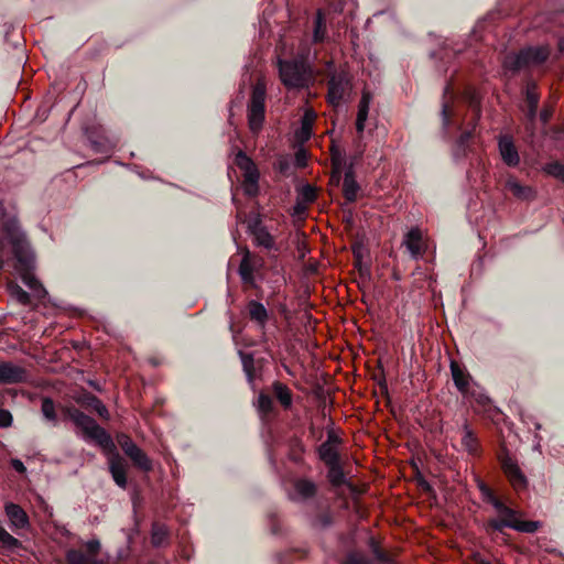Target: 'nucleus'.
Listing matches in <instances>:
<instances>
[{
	"label": "nucleus",
	"instance_id": "nucleus-1",
	"mask_svg": "<svg viewBox=\"0 0 564 564\" xmlns=\"http://www.w3.org/2000/svg\"><path fill=\"white\" fill-rule=\"evenodd\" d=\"M62 413L82 431L84 438L95 441L105 451L115 452L116 446L110 434L91 416L74 405L63 406Z\"/></svg>",
	"mask_w": 564,
	"mask_h": 564
},
{
	"label": "nucleus",
	"instance_id": "nucleus-2",
	"mask_svg": "<svg viewBox=\"0 0 564 564\" xmlns=\"http://www.w3.org/2000/svg\"><path fill=\"white\" fill-rule=\"evenodd\" d=\"M276 66L280 80L288 89L306 88L313 80L312 68L304 58L284 59L278 57Z\"/></svg>",
	"mask_w": 564,
	"mask_h": 564
},
{
	"label": "nucleus",
	"instance_id": "nucleus-3",
	"mask_svg": "<svg viewBox=\"0 0 564 564\" xmlns=\"http://www.w3.org/2000/svg\"><path fill=\"white\" fill-rule=\"evenodd\" d=\"M14 257L17 260L14 270L20 275L22 282L31 290L35 299H44L47 295V291L33 273V256L24 252L21 247H15Z\"/></svg>",
	"mask_w": 564,
	"mask_h": 564
},
{
	"label": "nucleus",
	"instance_id": "nucleus-4",
	"mask_svg": "<svg viewBox=\"0 0 564 564\" xmlns=\"http://www.w3.org/2000/svg\"><path fill=\"white\" fill-rule=\"evenodd\" d=\"M549 57V50L544 46L525 47L518 53H509L505 56L502 66L512 73L520 72L530 66L540 65Z\"/></svg>",
	"mask_w": 564,
	"mask_h": 564
},
{
	"label": "nucleus",
	"instance_id": "nucleus-5",
	"mask_svg": "<svg viewBox=\"0 0 564 564\" xmlns=\"http://www.w3.org/2000/svg\"><path fill=\"white\" fill-rule=\"evenodd\" d=\"M267 86L263 80H258L252 86L250 100L247 107L248 126L252 133L257 134L263 127L265 119Z\"/></svg>",
	"mask_w": 564,
	"mask_h": 564
},
{
	"label": "nucleus",
	"instance_id": "nucleus-6",
	"mask_svg": "<svg viewBox=\"0 0 564 564\" xmlns=\"http://www.w3.org/2000/svg\"><path fill=\"white\" fill-rule=\"evenodd\" d=\"M235 163L243 173L242 189L245 195L256 197L259 194L260 178L256 163L242 150L237 152Z\"/></svg>",
	"mask_w": 564,
	"mask_h": 564
},
{
	"label": "nucleus",
	"instance_id": "nucleus-7",
	"mask_svg": "<svg viewBox=\"0 0 564 564\" xmlns=\"http://www.w3.org/2000/svg\"><path fill=\"white\" fill-rule=\"evenodd\" d=\"M327 86V100L334 107L339 106L351 91L350 78L346 72L334 73Z\"/></svg>",
	"mask_w": 564,
	"mask_h": 564
},
{
	"label": "nucleus",
	"instance_id": "nucleus-8",
	"mask_svg": "<svg viewBox=\"0 0 564 564\" xmlns=\"http://www.w3.org/2000/svg\"><path fill=\"white\" fill-rule=\"evenodd\" d=\"M499 462L513 489L517 491L525 489L528 486V479L520 469L517 460L509 455L508 451L503 449L499 455Z\"/></svg>",
	"mask_w": 564,
	"mask_h": 564
},
{
	"label": "nucleus",
	"instance_id": "nucleus-9",
	"mask_svg": "<svg viewBox=\"0 0 564 564\" xmlns=\"http://www.w3.org/2000/svg\"><path fill=\"white\" fill-rule=\"evenodd\" d=\"M248 230L253 236L254 243L267 250L275 249L274 237L269 232L259 215L251 218L248 223Z\"/></svg>",
	"mask_w": 564,
	"mask_h": 564
},
{
	"label": "nucleus",
	"instance_id": "nucleus-10",
	"mask_svg": "<svg viewBox=\"0 0 564 564\" xmlns=\"http://www.w3.org/2000/svg\"><path fill=\"white\" fill-rule=\"evenodd\" d=\"M29 378L28 370L11 361H0V383L15 384L26 382Z\"/></svg>",
	"mask_w": 564,
	"mask_h": 564
},
{
	"label": "nucleus",
	"instance_id": "nucleus-11",
	"mask_svg": "<svg viewBox=\"0 0 564 564\" xmlns=\"http://www.w3.org/2000/svg\"><path fill=\"white\" fill-rule=\"evenodd\" d=\"M495 509L498 512L500 519H503V521L508 522V520H509L511 523H513L516 525L531 524L532 529H529V530H517L518 532L534 533L541 527V522L540 521L520 520L518 518V511H516L514 509L506 506L502 501L501 502H495Z\"/></svg>",
	"mask_w": 564,
	"mask_h": 564
},
{
	"label": "nucleus",
	"instance_id": "nucleus-12",
	"mask_svg": "<svg viewBox=\"0 0 564 564\" xmlns=\"http://www.w3.org/2000/svg\"><path fill=\"white\" fill-rule=\"evenodd\" d=\"M4 512L9 520L10 528L15 530H24L30 527V519L28 513L21 506L14 502H7L4 505Z\"/></svg>",
	"mask_w": 564,
	"mask_h": 564
},
{
	"label": "nucleus",
	"instance_id": "nucleus-13",
	"mask_svg": "<svg viewBox=\"0 0 564 564\" xmlns=\"http://www.w3.org/2000/svg\"><path fill=\"white\" fill-rule=\"evenodd\" d=\"M402 245L405 246L411 257L415 260L425 252L423 235L419 227L411 228L403 238Z\"/></svg>",
	"mask_w": 564,
	"mask_h": 564
},
{
	"label": "nucleus",
	"instance_id": "nucleus-14",
	"mask_svg": "<svg viewBox=\"0 0 564 564\" xmlns=\"http://www.w3.org/2000/svg\"><path fill=\"white\" fill-rule=\"evenodd\" d=\"M109 471L116 485L122 489L127 488V465L119 453L115 452L108 458Z\"/></svg>",
	"mask_w": 564,
	"mask_h": 564
},
{
	"label": "nucleus",
	"instance_id": "nucleus-15",
	"mask_svg": "<svg viewBox=\"0 0 564 564\" xmlns=\"http://www.w3.org/2000/svg\"><path fill=\"white\" fill-rule=\"evenodd\" d=\"M339 438L333 433H328L327 440L322 443L318 447V456L326 466L339 463V454L336 448V444Z\"/></svg>",
	"mask_w": 564,
	"mask_h": 564
},
{
	"label": "nucleus",
	"instance_id": "nucleus-16",
	"mask_svg": "<svg viewBox=\"0 0 564 564\" xmlns=\"http://www.w3.org/2000/svg\"><path fill=\"white\" fill-rule=\"evenodd\" d=\"M462 447L471 456H479L481 453V446L477 434L473 431L468 421L465 420L462 425Z\"/></svg>",
	"mask_w": 564,
	"mask_h": 564
},
{
	"label": "nucleus",
	"instance_id": "nucleus-17",
	"mask_svg": "<svg viewBox=\"0 0 564 564\" xmlns=\"http://www.w3.org/2000/svg\"><path fill=\"white\" fill-rule=\"evenodd\" d=\"M451 372L454 384L463 397L467 399L473 397L474 394L469 391V373L454 360L451 361Z\"/></svg>",
	"mask_w": 564,
	"mask_h": 564
},
{
	"label": "nucleus",
	"instance_id": "nucleus-18",
	"mask_svg": "<svg viewBox=\"0 0 564 564\" xmlns=\"http://www.w3.org/2000/svg\"><path fill=\"white\" fill-rule=\"evenodd\" d=\"M499 152L502 161L511 167L518 166L520 163V156L518 150L513 143V140L509 135H503L499 139Z\"/></svg>",
	"mask_w": 564,
	"mask_h": 564
},
{
	"label": "nucleus",
	"instance_id": "nucleus-19",
	"mask_svg": "<svg viewBox=\"0 0 564 564\" xmlns=\"http://www.w3.org/2000/svg\"><path fill=\"white\" fill-rule=\"evenodd\" d=\"M247 311L250 321L256 323L261 330H264L269 321V312L265 306L257 300H250L247 303Z\"/></svg>",
	"mask_w": 564,
	"mask_h": 564
},
{
	"label": "nucleus",
	"instance_id": "nucleus-20",
	"mask_svg": "<svg viewBox=\"0 0 564 564\" xmlns=\"http://www.w3.org/2000/svg\"><path fill=\"white\" fill-rule=\"evenodd\" d=\"M317 492V487L314 481L305 478L295 480L293 500L305 501L313 498Z\"/></svg>",
	"mask_w": 564,
	"mask_h": 564
},
{
	"label": "nucleus",
	"instance_id": "nucleus-21",
	"mask_svg": "<svg viewBox=\"0 0 564 564\" xmlns=\"http://www.w3.org/2000/svg\"><path fill=\"white\" fill-rule=\"evenodd\" d=\"M525 100L528 104V109H527L525 116H527V119L531 123H533L536 118L538 105H539V100H540V95L538 93L536 84L533 82L527 84Z\"/></svg>",
	"mask_w": 564,
	"mask_h": 564
},
{
	"label": "nucleus",
	"instance_id": "nucleus-22",
	"mask_svg": "<svg viewBox=\"0 0 564 564\" xmlns=\"http://www.w3.org/2000/svg\"><path fill=\"white\" fill-rule=\"evenodd\" d=\"M316 115L313 110H306L301 119V127L295 131V138L299 142L304 143L310 140L313 133V124Z\"/></svg>",
	"mask_w": 564,
	"mask_h": 564
},
{
	"label": "nucleus",
	"instance_id": "nucleus-23",
	"mask_svg": "<svg viewBox=\"0 0 564 564\" xmlns=\"http://www.w3.org/2000/svg\"><path fill=\"white\" fill-rule=\"evenodd\" d=\"M370 102L371 94L369 91H362L361 98L358 104V111L356 118V130L358 133H362L365 130V123L368 119Z\"/></svg>",
	"mask_w": 564,
	"mask_h": 564
},
{
	"label": "nucleus",
	"instance_id": "nucleus-24",
	"mask_svg": "<svg viewBox=\"0 0 564 564\" xmlns=\"http://www.w3.org/2000/svg\"><path fill=\"white\" fill-rule=\"evenodd\" d=\"M506 187L514 197L522 200H531L535 196L532 187L520 184L514 177H509L507 180Z\"/></svg>",
	"mask_w": 564,
	"mask_h": 564
},
{
	"label": "nucleus",
	"instance_id": "nucleus-25",
	"mask_svg": "<svg viewBox=\"0 0 564 564\" xmlns=\"http://www.w3.org/2000/svg\"><path fill=\"white\" fill-rule=\"evenodd\" d=\"M360 187L355 180V175L352 170H348L345 173L344 182H343V194L345 199L348 203H355L357 199V194Z\"/></svg>",
	"mask_w": 564,
	"mask_h": 564
},
{
	"label": "nucleus",
	"instance_id": "nucleus-26",
	"mask_svg": "<svg viewBox=\"0 0 564 564\" xmlns=\"http://www.w3.org/2000/svg\"><path fill=\"white\" fill-rule=\"evenodd\" d=\"M272 390L276 398V400L280 402V404L285 409H290L292 406L293 402V395L290 388L281 382V381H274L272 383Z\"/></svg>",
	"mask_w": 564,
	"mask_h": 564
},
{
	"label": "nucleus",
	"instance_id": "nucleus-27",
	"mask_svg": "<svg viewBox=\"0 0 564 564\" xmlns=\"http://www.w3.org/2000/svg\"><path fill=\"white\" fill-rule=\"evenodd\" d=\"M326 17L322 9H318L314 19L313 42L322 43L326 39Z\"/></svg>",
	"mask_w": 564,
	"mask_h": 564
},
{
	"label": "nucleus",
	"instance_id": "nucleus-28",
	"mask_svg": "<svg viewBox=\"0 0 564 564\" xmlns=\"http://www.w3.org/2000/svg\"><path fill=\"white\" fill-rule=\"evenodd\" d=\"M505 528H510V529H513V530H529V529H532L531 524L516 525V524L511 523L509 520H508V522L503 521V519H500V517L489 519L486 522V524H485V529H486L487 532H490V531L502 532Z\"/></svg>",
	"mask_w": 564,
	"mask_h": 564
},
{
	"label": "nucleus",
	"instance_id": "nucleus-29",
	"mask_svg": "<svg viewBox=\"0 0 564 564\" xmlns=\"http://www.w3.org/2000/svg\"><path fill=\"white\" fill-rule=\"evenodd\" d=\"M128 457L132 460L133 465L142 471L148 473L153 468L152 460L139 446L129 453Z\"/></svg>",
	"mask_w": 564,
	"mask_h": 564
},
{
	"label": "nucleus",
	"instance_id": "nucleus-30",
	"mask_svg": "<svg viewBox=\"0 0 564 564\" xmlns=\"http://www.w3.org/2000/svg\"><path fill=\"white\" fill-rule=\"evenodd\" d=\"M7 291L9 295L21 305H29L31 303V295L25 292L17 282L8 281Z\"/></svg>",
	"mask_w": 564,
	"mask_h": 564
},
{
	"label": "nucleus",
	"instance_id": "nucleus-31",
	"mask_svg": "<svg viewBox=\"0 0 564 564\" xmlns=\"http://www.w3.org/2000/svg\"><path fill=\"white\" fill-rule=\"evenodd\" d=\"M41 412L43 417L50 422L53 426L58 423L56 406L54 401L50 397H44L41 402Z\"/></svg>",
	"mask_w": 564,
	"mask_h": 564
},
{
	"label": "nucleus",
	"instance_id": "nucleus-32",
	"mask_svg": "<svg viewBox=\"0 0 564 564\" xmlns=\"http://www.w3.org/2000/svg\"><path fill=\"white\" fill-rule=\"evenodd\" d=\"M327 478L332 486L339 487L345 484V474L343 467L340 466V462L337 464H333L327 466Z\"/></svg>",
	"mask_w": 564,
	"mask_h": 564
},
{
	"label": "nucleus",
	"instance_id": "nucleus-33",
	"mask_svg": "<svg viewBox=\"0 0 564 564\" xmlns=\"http://www.w3.org/2000/svg\"><path fill=\"white\" fill-rule=\"evenodd\" d=\"M67 564H96L91 555H87L79 550H68L66 553Z\"/></svg>",
	"mask_w": 564,
	"mask_h": 564
},
{
	"label": "nucleus",
	"instance_id": "nucleus-34",
	"mask_svg": "<svg viewBox=\"0 0 564 564\" xmlns=\"http://www.w3.org/2000/svg\"><path fill=\"white\" fill-rule=\"evenodd\" d=\"M22 543L12 534H10L1 524H0V547L13 551L15 549L21 547Z\"/></svg>",
	"mask_w": 564,
	"mask_h": 564
},
{
	"label": "nucleus",
	"instance_id": "nucleus-35",
	"mask_svg": "<svg viewBox=\"0 0 564 564\" xmlns=\"http://www.w3.org/2000/svg\"><path fill=\"white\" fill-rule=\"evenodd\" d=\"M239 275L245 283H253V267L249 260V253H247L239 264Z\"/></svg>",
	"mask_w": 564,
	"mask_h": 564
},
{
	"label": "nucleus",
	"instance_id": "nucleus-36",
	"mask_svg": "<svg viewBox=\"0 0 564 564\" xmlns=\"http://www.w3.org/2000/svg\"><path fill=\"white\" fill-rule=\"evenodd\" d=\"M296 198L307 205L314 203L317 198V191L316 187H314L311 184H305L297 188V196Z\"/></svg>",
	"mask_w": 564,
	"mask_h": 564
},
{
	"label": "nucleus",
	"instance_id": "nucleus-37",
	"mask_svg": "<svg viewBox=\"0 0 564 564\" xmlns=\"http://www.w3.org/2000/svg\"><path fill=\"white\" fill-rule=\"evenodd\" d=\"M257 409L262 417L273 412V400L267 393L260 392L257 400Z\"/></svg>",
	"mask_w": 564,
	"mask_h": 564
},
{
	"label": "nucleus",
	"instance_id": "nucleus-38",
	"mask_svg": "<svg viewBox=\"0 0 564 564\" xmlns=\"http://www.w3.org/2000/svg\"><path fill=\"white\" fill-rule=\"evenodd\" d=\"M243 371L249 382H252L254 377V358L252 354L239 351Z\"/></svg>",
	"mask_w": 564,
	"mask_h": 564
},
{
	"label": "nucleus",
	"instance_id": "nucleus-39",
	"mask_svg": "<svg viewBox=\"0 0 564 564\" xmlns=\"http://www.w3.org/2000/svg\"><path fill=\"white\" fill-rule=\"evenodd\" d=\"M0 230L8 236H15L19 231V224L14 217L0 216Z\"/></svg>",
	"mask_w": 564,
	"mask_h": 564
},
{
	"label": "nucleus",
	"instance_id": "nucleus-40",
	"mask_svg": "<svg viewBox=\"0 0 564 564\" xmlns=\"http://www.w3.org/2000/svg\"><path fill=\"white\" fill-rule=\"evenodd\" d=\"M167 539V530L164 525L153 524L151 531V543L159 547L166 542Z\"/></svg>",
	"mask_w": 564,
	"mask_h": 564
},
{
	"label": "nucleus",
	"instance_id": "nucleus-41",
	"mask_svg": "<svg viewBox=\"0 0 564 564\" xmlns=\"http://www.w3.org/2000/svg\"><path fill=\"white\" fill-rule=\"evenodd\" d=\"M88 405L95 410L97 412V414L105 419V420H108L109 419V411L107 409V406L96 397V395H90L88 398Z\"/></svg>",
	"mask_w": 564,
	"mask_h": 564
},
{
	"label": "nucleus",
	"instance_id": "nucleus-42",
	"mask_svg": "<svg viewBox=\"0 0 564 564\" xmlns=\"http://www.w3.org/2000/svg\"><path fill=\"white\" fill-rule=\"evenodd\" d=\"M544 171L555 177V178H558L561 180L562 182H564V164L555 161V162H551V163H547L545 166H544Z\"/></svg>",
	"mask_w": 564,
	"mask_h": 564
},
{
	"label": "nucleus",
	"instance_id": "nucleus-43",
	"mask_svg": "<svg viewBox=\"0 0 564 564\" xmlns=\"http://www.w3.org/2000/svg\"><path fill=\"white\" fill-rule=\"evenodd\" d=\"M117 442L127 456L138 447L131 437L124 433L117 435Z\"/></svg>",
	"mask_w": 564,
	"mask_h": 564
},
{
	"label": "nucleus",
	"instance_id": "nucleus-44",
	"mask_svg": "<svg viewBox=\"0 0 564 564\" xmlns=\"http://www.w3.org/2000/svg\"><path fill=\"white\" fill-rule=\"evenodd\" d=\"M471 138V131H465L460 134L458 140L456 141V148L454 151V155L456 158L464 156L465 155V148Z\"/></svg>",
	"mask_w": 564,
	"mask_h": 564
},
{
	"label": "nucleus",
	"instance_id": "nucleus-45",
	"mask_svg": "<svg viewBox=\"0 0 564 564\" xmlns=\"http://www.w3.org/2000/svg\"><path fill=\"white\" fill-rule=\"evenodd\" d=\"M274 169L283 175H289L291 170V160L288 156L278 158L274 163Z\"/></svg>",
	"mask_w": 564,
	"mask_h": 564
},
{
	"label": "nucleus",
	"instance_id": "nucleus-46",
	"mask_svg": "<svg viewBox=\"0 0 564 564\" xmlns=\"http://www.w3.org/2000/svg\"><path fill=\"white\" fill-rule=\"evenodd\" d=\"M345 564H370V561L362 553L350 552L346 557Z\"/></svg>",
	"mask_w": 564,
	"mask_h": 564
},
{
	"label": "nucleus",
	"instance_id": "nucleus-47",
	"mask_svg": "<svg viewBox=\"0 0 564 564\" xmlns=\"http://www.w3.org/2000/svg\"><path fill=\"white\" fill-rule=\"evenodd\" d=\"M480 492L488 503H490L495 508V502H501L492 492V490L486 486L485 484L479 485Z\"/></svg>",
	"mask_w": 564,
	"mask_h": 564
},
{
	"label": "nucleus",
	"instance_id": "nucleus-48",
	"mask_svg": "<svg viewBox=\"0 0 564 564\" xmlns=\"http://www.w3.org/2000/svg\"><path fill=\"white\" fill-rule=\"evenodd\" d=\"M294 164L296 167H305L307 165V151L304 148L296 150L294 155Z\"/></svg>",
	"mask_w": 564,
	"mask_h": 564
},
{
	"label": "nucleus",
	"instance_id": "nucleus-49",
	"mask_svg": "<svg viewBox=\"0 0 564 564\" xmlns=\"http://www.w3.org/2000/svg\"><path fill=\"white\" fill-rule=\"evenodd\" d=\"M13 417L9 410L0 409V427H9L12 425Z\"/></svg>",
	"mask_w": 564,
	"mask_h": 564
},
{
	"label": "nucleus",
	"instance_id": "nucleus-50",
	"mask_svg": "<svg viewBox=\"0 0 564 564\" xmlns=\"http://www.w3.org/2000/svg\"><path fill=\"white\" fill-rule=\"evenodd\" d=\"M86 549L88 551V555H91L95 558V555L100 550V543L98 540H90L86 543Z\"/></svg>",
	"mask_w": 564,
	"mask_h": 564
},
{
	"label": "nucleus",
	"instance_id": "nucleus-51",
	"mask_svg": "<svg viewBox=\"0 0 564 564\" xmlns=\"http://www.w3.org/2000/svg\"><path fill=\"white\" fill-rule=\"evenodd\" d=\"M307 206H308L307 204H305V203H303V202H301V200H299L296 198V202H295V204L293 206V215L294 216H302V215H304L306 213V210H307Z\"/></svg>",
	"mask_w": 564,
	"mask_h": 564
},
{
	"label": "nucleus",
	"instance_id": "nucleus-52",
	"mask_svg": "<svg viewBox=\"0 0 564 564\" xmlns=\"http://www.w3.org/2000/svg\"><path fill=\"white\" fill-rule=\"evenodd\" d=\"M11 466L19 474H23L26 470L24 464L18 458L11 459Z\"/></svg>",
	"mask_w": 564,
	"mask_h": 564
},
{
	"label": "nucleus",
	"instance_id": "nucleus-53",
	"mask_svg": "<svg viewBox=\"0 0 564 564\" xmlns=\"http://www.w3.org/2000/svg\"><path fill=\"white\" fill-rule=\"evenodd\" d=\"M442 119H443V126L447 128L449 126V115H448V106L446 102H443L442 105Z\"/></svg>",
	"mask_w": 564,
	"mask_h": 564
},
{
	"label": "nucleus",
	"instance_id": "nucleus-54",
	"mask_svg": "<svg viewBox=\"0 0 564 564\" xmlns=\"http://www.w3.org/2000/svg\"><path fill=\"white\" fill-rule=\"evenodd\" d=\"M553 115V111L551 108H543L540 112V120L543 122V123H547L549 120L551 119Z\"/></svg>",
	"mask_w": 564,
	"mask_h": 564
},
{
	"label": "nucleus",
	"instance_id": "nucleus-55",
	"mask_svg": "<svg viewBox=\"0 0 564 564\" xmlns=\"http://www.w3.org/2000/svg\"><path fill=\"white\" fill-rule=\"evenodd\" d=\"M6 247L3 245V242L0 241V271L3 269L4 264H6Z\"/></svg>",
	"mask_w": 564,
	"mask_h": 564
},
{
	"label": "nucleus",
	"instance_id": "nucleus-56",
	"mask_svg": "<svg viewBox=\"0 0 564 564\" xmlns=\"http://www.w3.org/2000/svg\"><path fill=\"white\" fill-rule=\"evenodd\" d=\"M318 521L321 523V527L326 528L330 524L332 520L328 514H323L318 518Z\"/></svg>",
	"mask_w": 564,
	"mask_h": 564
},
{
	"label": "nucleus",
	"instance_id": "nucleus-57",
	"mask_svg": "<svg viewBox=\"0 0 564 564\" xmlns=\"http://www.w3.org/2000/svg\"><path fill=\"white\" fill-rule=\"evenodd\" d=\"M476 401L477 403H479L480 405L485 406L488 402H489V398L484 395V394H478L476 397Z\"/></svg>",
	"mask_w": 564,
	"mask_h": 564
},
{
	"label": "nucleus",
	"instance_id": "nucleus-58",
	"mask_svg": "<svg viewBox=\"0 0 564 564\" xmlns=\"http://www.w3.org/2000/svg\"><path fill=\"white\" fill-rule=\"evenodd\" d=\"M376 555H377V557H378L379 560H381V561H384V560H386V558H384V554H383L382 552L378 551V550H376Z\"/></svg>",
	"mask_w": 564,
	"mask_h": 564
},
{
	"label": "nucleus",
	"instance_id": "nucleus-59",
	"mask_svg": "<svg viewBox=\"0 0 564 564\" xmlns=\"http://www.w3.org/2000/svg\"><path fill=\"white\" fill-rule=\"evenodd\" d=\"M558 50H560V52H564V41L563 40L558 41Z\"/></svg>",
	"mask_w": 564,
	"mask_h": 564
},
{
	"label": "nucleus",
	"instance_id": "nucleus-60",
	"mask_svg": "<svg viewBox=\"0 0 564 564\" xmlns=\"http://www.w3.org/2000/svg\"><path fill=\"white\" fill-rule=\"evenodd\" d=\"M93 148L96 150V151H99V143L98 142H93Z\"/></svg>",
	"mask_w": 564,
	"mask_h": 564
},
{
	"label": "nucleus",
	"instance_id": "nucleus-61",
	"mask_svg": "<svg viewBox=\"0 0 564 564\" xmlns=\"http://www.w3.org/2000/svg\"><path fill=\"white\" fill-rule=\"evenodd\" d=\"M7 335V332L6 330H0V340L2 339L3 336Z\"/></svg>",
	"mask_w": 564,
	"mask_h": 564
},
{
	"label": "nucleus",
	"instance_id": "nucleus-62",
	"mask_svg": "<svg viewBox=\"0 0 564 564\" xmlns=\"http://www.w3.org/2000/svg\"><path fill=\"white\" fill-rule=\"evenodd\" d=\"M479 564H491V563L488 561L481 560V561H479Z\"/></svg>",
	"mask_w": 564,
	"mask_h": 564
}]
</instances>
